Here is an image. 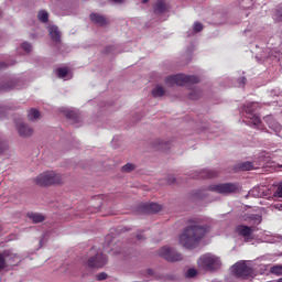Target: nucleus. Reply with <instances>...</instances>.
Returning <instances> with one entry per match:
<instances>
[{
  "label": "nucleus",
  "mask_w": 282,
  "mask_h": 282,
  "mask_svg": "<svg viewBox=\"0 0 282 282\" xmlns=\"http://www.w3.org/2000/svg\"><path fill=\"white\" fill-rule=\"evenodd\" d=\"M210 232V226L193 224L183 230L180 236V243L187 250H195L196 246H199L204 236Z\"/></svg>",
  "instance_id": "1"
},
{
  "label": "nucleus",
  "mask_w": 282,
  "mask_h": 282,
  "mask_svg": "<svg viewBox=\"0 0 282 282\" xmlns=\"http://www.w3.org/2000/svg\"><path fill=\"white\" fill-rule=\"evenodd\" d=\"M197 83H199V77L195 75L176 74L165 78V85H169V87H173V85L184 87V85H197Z\"/></svg>",
  "instance_id": "2"
},
{
  "label": "nucleus",
  "mask_w": 282,
  "mask_h": 282,
  "mask_svg": "<svg viewBox=\"0 0 282 282\" xmlns=\"http://www.w3.org/2000/svg\"><path fill=\"white\" fill-rule=\"evenodd\" d=\"M37 186H54V184H63V175L55 171L43 172L35 178Z\"/></svg>",
  "instance_id": "3"
},
{
  "label": "nucleus",
  "mask_w": 282,
  "mask_h": 282,
  "mask_svg": "<svg viewBox=\"0 0 282 282\" xmlns=\"http://www.w3.org/2000/svg\"><path fill=\"white\" fill-rule=\"evenodd\" d=\"M197 263L198 268L205 272H213V270H217L219 265H221V262L218 260V258L209 253L200 257Z\"/></svg>",
  "instance_id": "4"
},
{
  "label": "nucleus",
  "mask_w": 282,
  "mask_h": 282,
  "mask_svg": "<svg viewBox=\"0 0 282 282\" xmlns=\"http://www.w3.org/2000/svg\"><path fill=\"white\" fill-rule=\"evenodd\" d=\"M208 191L212 193H218V195H230L239 191V186L235 183H220L208 186Z\"/></svg>",
  "instance_id": "5"
},
{
  "label": "nucleus",
  "mask_w": 282,
  "mask_h": 282,
  "mask_svg": "<svg viewBox=\"0 0 282 282\" xmlns=\"http://www.w3.org/2000/svg\"><path fill=\"white\" fill-rule=\"evenodd\" d=\"M159 257H162L163 259H165V261L171 262L182 261V253L169 247H163L159 249Z\"/></svg>",
  "instance_id": "6"
},
{
  "label": "nucleus",
  "mask_w": 282,
  "mask_h": 282,
  "mask_svg": "<svg viewBox=\"0 0 282 282\" xmlns=\"http://www.w3.org/2000/svg\"><path fill=\"white\" fill-rule=\"evenodd\" d=\"M87 265L88 268H105L107 265V256L97 252L88 259Z\"/></svg>",
  "instance_id": "7"
},
{
  "label": "nucleus",
  "mask_w": 282,
  "mask_h": 282,
  "mask_svg": "<svg viewBox=\"0 0 282 282\" xmlns=\"http://www.w3.org/2000/svg\"><path fill=\"white\" fill-rule=\"evenodd\" d=\"M232 274L236 279H246L248 276V263L239 261L232 265Z\"/></svg>",
  "instance_id": "8"
},
{
  "label": "nucleus",
  "mask_w": 282,
  "mask_h": 282,
  "mask_svg": "<svg viewBox=\"0 0 282 282\" xmlns=\"http://www.w3.org/2000/svg\"><path fill=\"white\" fill-rule=\"evenodd\" d=\"M17 131L22 138H30L34 133V129L30 128V126L20 122L15 123Z\"/></svg>",
  "instance_id": "9"
},
{
  "label": "nucleus",
  "mask_w": 282,
  "mask_h": 282,
  "mask_svg": "<svg viewBox=\"0 0 282 282\" xmlns=\"http://www.w3.org/2000/svg\"><path fill=\"white\" fill-rule=\"evenodd\" d=\"M142 212L143 213H160L162 210V205L158 203H149V204H143L141 205Z\"/></svg>",
  "instance_id": "10"
},
{
  "label": "nucleus",
  "mask_w": 282,
  "mask_h": 282,
  "mask_svg": "<svg viewBox=\"0 0 282 282\" xmlns=\"http://www.w3.org/2000/svg\"><path fill=\"white\" fill-rule=\"evenodd\" d=\"M89 18H90V21H93V23L100 25V28H105V25H107L108 23L107 18L98 13H90Z\"/></svg>",
  "instance_id": "11"
},
{
  "label": "nucleus",
  "mask_w": 282,
  "mask_h": 282,
  "mask_svg": "<svg viewBox=\"0 0 282 282\" xmlns=\"http://www.w3.org/2000/svg\"><path fill=\"white\" fill-rule=\"evenodd\" d=\"M154 151H169L171 149V142H166L164 140H156L153 143Z\"/></svg>",
  "instance_id": "12"
},
{
  "label": "nucleus",
  "mask_w": 282,
  "mask_h": 282,
  "mask_svg": "<svg viewBox=\"0 0 282 282\" xmlns=\"http://www.w3.org/2000/svg\"><path fill=\"white\" fill-rule=\"evenodd\" d=\"M26 217L29 219H31V221L33 224H43V221H45V216H43V214L40 213H28Z\"/></svg>",
  "instance_id": "13"
},
{
  "label": "nucleus",
  "mask_w": 282,
  "mask_h": 282,
  "mask_svg": "<svg viewBox=\"0 0 282 282\" xmlns=\"http://www.w3.org/2000/svg\"><path fill=\"white\" fill-rule=\"evenodd\" d=\"M50 36L54 43H61V31H58L57 26H51L48 29Z\"/></svg>",
  "instance_id": "14"
},
{
  "label": "nucleus",
  "mask_w": 282,
  "mask_h": 282,
  "mask_svg": "<svg viewBox=\"0 0 282 282\" xmlns=\"http://www.w3.org/2000/svg\"><path fill=\"white\" fill-rule=\"evenodd\" d=\"M249 195H251V197H263V195H265V187L256 186L249 191Z\"/></svg>",
  "instance_id": "15"
},
{
  "label": "nucleus",
  "mask_w": 282,
  "mask_h": 282,
  "mask_svg": "<svg viewBox=\"0 0 282 282\" xmlns=\"http://www.w3.org/2000/svg\"><path fill=\"white\" fill-rule=\"evenodd\" d=\"M165 11H166V3H164V0H158L154 4V13L164 14Z\"/></svg>",
  "instance_id": "16"
},
{
  "label": "nucleus",
  "mask_w": 282,
  "mask_h": 282,
  "mask_svg": "<svg viewBox=\"0 0 282 282\" xmlns=\"http://www.w3.org/2000/svg\"><path fill=\"white\" fill-rule=\"evenodd\" d=\"M166 94V90L164 89V87L156 85L153 89H152V96L153 98H162V96H164Z\"/></svg>",
  "instance_id": "17"
},
{
  "label": "nucleus",
  "mask_w": 282,
  "mask_h": 282,
  "mask_svg": "<svg viewBox=\"0 0 282 282\" xmlns=\"http://www.w3.org/2000/svg\"><path fill=\"white\" fill-rule=\"evenodd\" d=\"M217 171H213V170H205L203 172L199 173L198 177H203V178H213V177H217Z\"/></svg>",
  "instance_id": "18"
},
{
  "label": "nucleus",
  "mask_w": 282,
  "mask_h": 282,
  "mask_svg": "<svg viewBox=\"0 0 282 282\" xmlns=\"http://www.w3.org/2000/svg\"><path fill=\"white\" fill-rule=\"evenodd\" d=\"M259 127L261 124V118L254 113L249 112V126Z\"/></svg>",
  "instance_id": "19"
},
{
  "label": "nucleus",
  "mask_w": 282,
  "mask_h": 282,
  "mask_svg": "<svg viewBox=\"0 0 282 282\" xmlns=\"http://www.w3.org/2000/svg\"><path fill=\"white\" fill-rule=\"evenodd\" d=\"M236 232H238V235H240L241 237H245V239H248V226L246 225L237 226Z\"/></svg>",
  "instance_id": "20"
},
{
  "label": "nucleus",
  "mask_w": 282,
  "mask_h": 282,
  "mask_svg": "<svg viewBox=\"0 0 282 282\" xmlns=\"http://www.w3.org/2000/svg\"><path fill=\"white\" fill-rule=\"evenodd\" d=\"M37 19L41 21V23H47V21H50V13H47L45 10H42L39 12Z\"/></svg>",
  "instance_id": "21"
},
{
  "label": "nucleus",
  "mask_w": 282,
  "mask_h": 282,
  "mask_svg": "<svg viewBox=\"0 0 282 282\" xmlns=\"http://www.w3.org/2000/svg\"><path fill=\"white\" fill-rule=\"evenodd\" d=\"M67 74H69V68H67V67H58L56 69L57 78H66Z\"/></svg>",
  "instance_id": "22"
},
{
  "label": "nucleus",
  "mask_w": 282,
  "mask_h": 282,
  "mask_svg": "<svg viewBox=\"0 0 282 282\" xmlns=\"http://www.w3.org/2000/svg\"><path fill=\"white\" fill-rule=\"evenodd\" d=\"M271 274H274L275 276H282V264H275L270 268Z\"/></svg>",
  "instance_id": "23"
},
{
  "label": "nucleus",
  "mask_w": 282,
  "mask_h": 282,
  "mask_svg": "<svg viewBox=\"0 0 282 282\" xmlns=\"http://www.w3.org/2000/svg\"><path fill=\"white\" fill-rule=\"evenodd\" d=\"M249 224H253V226H259V224H261V215L256 214V215H251L249 216Z\"/></svg>",
  "instance_id": "24"
},
{
  "label": "nucleus",
  "mask_w": 282,
  "mask_h": 282,
  "mask_svg": "<svg viewBox=\"0 0 282 282\" xmlns=\"http://www.w3.org/2000/svg\"><path fill=\"white\" fill-rule=\"evenodd\" d=\"M41 118V112L37 109L31 108L29 112V120H37Z\"/></svg>",
  "instance_id": "25"
},
{
  "label": "nucleus",
  "mask_w": 282,
  "mask_h": 282,
  "mask_svg": "<svg viewBox=\"0 0 282 282\" xmlns=\"http://www.w3.org/2000/svg\"><path fill=\"white\" fill-rule=\"evenodd\" d=\"M9 149H10V147L8 145V142L0 139V155H6V153H8Z\"/></svg>",
  "instance_id": "26"
},
{
  "label": "nucleus",
  "mask_w": 282,
  "mask_h": 282,
  "mask_svg": "<svg viewBox=\"0 0 282 282\" xmlns=\"http://www.w3.org/2000/svg\"><path fill=\"white\" fill-rule=\"evenodd\" d=\"M260 239H261V241H265V243H278L280 238L273 237V236H267V237H262Z\"/></svg>",
  "instance_id": "27"
},
{
  "label": "nucleus",
  "mask_w": 282,
  "mask_h": 282,
  "mask_svg": "<svg viewBox=\"0 0 282 282\" xmlns=\"http://www.w3.org/2000/svg\"><path fill=\"white\" fill-rule=\"evenodd\" d=\"M3 91H10V89H17V82L10 80L4 86H2Z\"/></svg>",
  "instance_id": "28"
},
{
  "label": "nucleus",
  "mask_w": 282,
  "mask_h": 282,
  "mask_svg": "<svg viewBox=\"0 0 282 282\" xmlns=\"http://www.w3.org/2000/svg\"><path fill=\"white\" fill-rule=\"evenodd\" d=\"M202 97V91L199 90H192L188 95L189 100H199Z\"/></svg>",
  "instance_id": "29"
},
{
  "label": "nucleus",
  "mask_w": 282,
  "mask_h": 282,
  "mask_svg": "<svg viewBox=\"0 0 282 282\" xmlns=\"http://www.w3.org/2000/svg\"><path fill=\"white\" fill-rule=\"evenodd\" d=\"M122 173H131V171H135V165L133 163H127L121 169Z\"/></svg>",
  "instance_id": "30"
},
{
  "label": "nucleus",
  "mask_w": 282,
  "mask_h": 282,
  "mask_svg": "<svg viewBox=\"0 0 282 282\" xmlns=\"http://www.w3.org/2000/svg\"><path fill=\"white\" fill-rule=\"evenodd\" d=\"M197 275V270L195 269H188L185 273V276L187 279H193V276H196Z\"/></svg>",
  "instance_id": "31"
},
{
  "label": "nucleus",
  "mask_w": 282,
  "mask_h": 282,
  "mask_svg": "<svg viewBox=\"0 0 282 282\" xmlns=\"http://www.w3.org/2000/svg\"><path fill=\"white\" fill-rule=\"evenodd\" d=\"M193 30H194L195 33L202 32V30H204V25L199 22H195L194 26H193Z\"/></svg>",
  "instance_id": "32"
},
{
  "label": "nucleus",
  "mask_w": 282,
  "mask_h": 282,
  "mask_svg": "<svg viewBox=\"0 0 282 282\" xmlns=\"http://www.w3.org/2000/svg\"><path fill=\"white\" fill-rule=\"evenodd\" d=\"M22 50H24V52H32V44L28 43V42H23L21 44Z\"/></svg>",
  "instance_id": "33"
},
{
  "label": "nucleus",
  "mask_w": 282,
  "mask_h": 282,
  "mask_svg": "<svg viewBox=\"0 0 282 282\" xmlns=\"http://www.w3.org/2000/svg\"><path fill=\"white\" fill-rule=\"evenodd\" d=\"M4 268H8V264L6 263V258L3 254L0 253V272L1 270H4Z\"/></svg>",
  "instance_id": "34"
},
{
  "label": "nucleus",
  "mask_w": 282,
  "mask_h": 282,
  "mask_svg": "<svg viewBox=\"0 0 282 282\" xmlns=\"http://www.w3.org/2000/svg\"><path fill=\"white\" fill-rule=\"evenodd\" d=\"M257 230V228H254L253 226H249L248 227V241L250 242V239H252V232H254Z\"/></svg>",
  "instance_id": "35"
},
{
  "label": "nucleus",
  "mask_w": 282,
  "mask_h": 282,
  "mask_svg": "<svg viewBox=\"0 0 282 282\" xmlns=\"http://www.w3.org/2000/svg\"><path fill=\"white\" fill-rule=\"evenodd\" d=\"M274 197H282V183L278 185V188L274 193Z\"/></svg>",
  "instance_id": "36"
},
{
  "label": "nucleus",
  "mask_w": 282,
  "mask_h": 282,
  "mask_svg": "<svg viewBox=\"0 0 282 282\" xmlns=\"http://www.w3.org/2000/svg\"><path fill=\"white\" fill-rule=\"evenodd\" d=\"M97 281H105L107 279V273L101 272L96 275Z\"/></svg>",
  "instance_id": "37"
},
{
  "label": "nucleus",
  "mask_w": 282,
  "mask_h": 282,
  "mask_svg": "<svg viewBox=\"0 0 282 282\" xmlns=\"http://www.w3.org/2000/svg\"><path fill=\"white\" fill-rule=\"evenodd\" d=\"M269 127L270 129H273V131H281V126L278 123H270Z\"/></svg>",
  "instance_id": "38"
},
{
  "label": "nucleus",
  "mask_w": 282,
  "mask_h": 282,
  "mask_svg": "<svg viewBox=\"0 0 282 282\" xmlns=\"http://www.w3.org/2000/svg\"><path fill=\"white\" fill-rule=\"evenodd\" d=\"M259 169V165L258 164H254V163H248V171H254Z\"/></svg>",
  "instance_id": "39"
},
{
  "label": "nucleus",
  "mask_w": 282,
  "mask_h": 282,
  "mask_svg": "<svg viewBox=\"0 0 282 282\" xmlns=\"http://www.w3.org/2000/svg\"><path fill=\"white\" fill-rule=\"evenodd\" d=\"M66 117L69 118L70 120H73L74 118H76V115L74 113V111H68L66 113Z\"/></svg>",
  "instance_id": "40"
},
{
  "label": "nucleus",
  "mask_w": 282,
  "mask_h": 282,
  "mask_svg": "<svg viewBox=\"0 0 282 282\" xmlns=\"http://www.w3.org/2000/svg\"><path fill=\"white\" fill-rule=\"evenodd\" d=\"M239 169L241 171H248V163L247 162L242 163L241 165H239Z\"/></svg>",
  "instance_id": "41"
},
{
  "label": "nucleus",
  "mask_w": 282,
  "mask_h": 282,
  "mask_svg": "<svg viewBox=\"0 0 282 282\" xmlns=\"http://www.w3.org/2000/svg\"><path fill=\"white\" fill-rule=\"evenodd\" d=\"M144 275H145V276H153V271H152V269H147Z\"/></svg>",
  "instance_id": "42"
},
{
  "label": "nucleus",
  "mask_w": 282,
  "mask_h": 282,
  "mask_svg": "<svg viewBox=\"0 0 282 282\" xmlns=\"http://www.w3.org/2000/svg\"><path fill=\"white\" fill-rule=\"evenodd\" d=\"M276 21L282 22V11H278V13H276Z\"/></svg>",
  "instance_id": "43"
},
{
  "label": "nucleus",
  "mask_w": 282,
  "mask_h": 282,
  "mask_svg": "<svg viewBox=\"0 0 282 282\" xmlns=\"http://www.w3.org/2000/svg\"><path fill=\"white\" fill-rule=\"evenodd\" d=\"M251 107H252V109H250V106H249V111H254V109H257V107H259V104L253 102V104H251Z\"/></svg>",
  "instance_id": "44"
},
{
  "label": "nucleus",
  "mask_w": 282,
  "mask_h": 282,
  "mask_svg": "<svg viewBox=\"0 0 282 282\" xmlns=\"http://www.w3.org/2000/svg\"><path fill=\"white\" fill-rule=\"evenodd\" d=\"M256 58H257L258 63H263V61H265V57L259 56V55H257Z\"/></svg>",
  "instance_id": "45"
},
{
  "label": "nucleus",
  "mask_w": 282,
  "mask_h": 282,
  "mask_svg": "<svg viewBox=\"0 0 282 282\" xmlns=\"http://www.w3.org/2000/svg\"><path fill=\"white\" fill-rule=\"evenodd\" d=\"M9 64H6V62H0V69H6Z\"/></svg>",
  "instance_id": "46"
},
{
  "label": "nucleus",
  "mask_w": 282,
  "mask_h": 282,
  "mask_svg": "<svg viewBox=\"0 0 282 282\" xmlns=\"http://www.w3.org/2000/svg\"><path fill=\"white\" fill-rule=\"evenodd\" d=\"M273 208H276L278 210H282V204H275Z\"/></svg>",
  "instance_id": "47"
},
{
  "label": "nucleus",
  "mask_w": 282,
  "mask_h": 282,
  "mask_svg": "<svg viewBox=\"0 0 282 282\" xmlns=\"http://www.w3.org/2000/svg\"><path fill=\"white\" fill-rule=\"evenodd\" d=\"M167 184H175V177H170Z\"/></svg>",
  "instance_id": "48"
},
{
  "label": "nucleus",
  "mask_w": 282,
  "mask_h": 282,
  "mask_svg": "<svg viewBox=\"0 0 282 282\" xmlns=\"http://www.w3.org/2000/svg\"><path fill=\"white\" fill-rule=\"evenodd\" d=\"M240 86L246 87V78L245 77L241 79Z\"/></svg>",
  "instance_id": "49"
},
{
  "label": "nucleus",
  "mask_w": 282,
  "mask_h": 282,
  "mask_svg": "<svg viewBox=\"0 0 282 282\" xmlns=\"http://www.w3.org/2000/svg\"><path fill=\"white\" fill-rule=\"evenodd\" d=\"M137 239L139 240V241H142V240H144V238L142 237V235H137Z\"/></svg>",
  "instance_id": "50"
},
{
  "label": "nucleus",
  "mask_w": 282,
  "mask_h": 282,
  "mask_svg": "<svg viewBox=\"0 0 282 282\" xmlns=\"http://www.w3.org/2000/svg\"><path fill=\"white\" fill-rule=\"evenodd\" d=\"M238 6L239 8L246 9V1L243 3L240 2Z\"/></svg>",
  "instance_id": "51"
},
{
  "label": "nucleus",
  "mask_w": 282,
  "mask_h": 282,
  "mask_svg": "<svg viewBox=\"0 0 282 282\" xmlns=\"http://www.w3.org/2000/svg\"><path fill=\"white\" fill-rule=\"evenodd\" d=\"M113 3H122L123 0H112Z\"/></svg>",
  "instance_id": "52"
},
{
  "label": "nucleus",
  "mask_w": 282,
  "mask_h": 282,
  "mask_svg": "<svg viewBox=\"0 0 282 282\" xmlns=\"http://www.w3.org/2000/svg\"><path fill=\"white\" fill-rule=\"evenodd\" d=\"M3 117V108H0V118Z\"/></svg>",
  "instance_id": "53"
},
{
  "label": "nucleus",
  "mask_w": 282,
  "mask_h": 282,
  "mask_svg": "<svg viewBox=\"0 0 282 282\" xmlns=\"http://www.w3.org/2000/svg\"><path fill=\"white\" fill-rule=\"evenodd\" d=\"M248 274H249V276L252 274V269H248Z\"/></svg>",
  "instance_id": "54"
},
{
  "label": "nucleus",
  "mask_w": 282,
  "mask_h": 282,
  "mask_svg": "<svg viewBox=\"0 0 282 282\" xmlns=\"http://www.w3.org/2000/svg\"><path fill=\"white\" fill-rule=\"evenodd\" d=\"M142 3H149V0H141Z\"/></svg>",
  "instance_id": "55"
},
{
  "label": "nucleus",
  "mask_w": 282,
  "mask_h": 282,
  "mask_svg": "<svg viewBox=\"0 0 282 282\" xmlns=\"http://www.w3.org/2000/svg\"><path fill=\"white\" fill-rule=\"evenodd\" d=\"M276 282H282V278H281V279H279Z\"/></svg>",
  "instance_id": "56"
},
{
  "label": "nucleus",
  "mask_w": 282,
  "mask_h": 282,
  "mask_svg": "<svg viewBox=\"0 0 282 282\" xmlns=\"http://www.w3.org/2000/svg\"><path fill=\"white\" fill-rule=\"evenodd\" d=\"M234 171H237V166L234 167Z\"/></svg>",
  "instance_id": "57"
},
{
  "label": "nucleus",
  "mask_w": 282,
  "mask_h": 282,
  "mask_svg": "<svg viewBox=\"0 0 282 282\" xmlns=\"http://www.w3.org/2000/svg\"><path fill=\"white\" fill-rule=\"evenodd\" d=\"M197 197H202V196H199V194H197Z\"/></svg>",
  "instance_id": "58"
}]
</instances>
